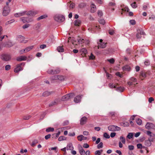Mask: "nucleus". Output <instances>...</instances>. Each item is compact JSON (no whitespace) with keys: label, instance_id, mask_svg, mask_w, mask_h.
Listing matches in <instances>:
<instances>
[{"label":"nucleus","instance_id":"f257e3e1","mask_svg":"<svg viewBox=\"0 0 155 155\" xmlns=\"http://www.w3.org/2000/svg\"><path fill=\"white\" fill-rule=\"evenodd\" d=\"M37 13L36 11H30L26 13L25 11L19 13V15L20 16L24 15L25 14H26L27 15H34Z\"/></svg>","mask_w":155,"mask_h":155},{"label":"nucleus","instance_id":"f03ea898","mask_svg":"<svg viewBox=\"0 0 155 155\" xmlns=\"http://www.w3.org/2000/svg\"><path fill=\"white\" fill-rule=\"evenodd\" d=\"M74 95V94L73 93L68 94L63 96L61 100V101H67L71 98H72Z\"/></svg>","mask_w":155,"mask_h":155},{"label":"nucleus","instance_id":"7ed1b4c3","mask_svg":"<svg viewBox=\"0 0 155 155\" xmlns=\"http://www.w3.org/2000/svg\"><path fill=\"white\" fill-rule=\"evenodd\" d=\"M145 34L144 32L143 29L141 28H138L137 30V33L136 35V38L138 39H140L142 35H144Z\"/></svg>","mask_w":155,"mask_h":155},{"label":"nucleus","instance_id":"20e7f679","mask_svg":"<svg viewBox=\"0 0 155 155\" xmlns=\"http://www.w3.org/2000/svg\"><path fill=\"white\" fill-rule=\"evenodd\" d=\"M108 129L109 130L111 131H120L121 130L120 127L114 125H111L109 126Z\"/></svg>","mask_w":155,"mask_h":155},{"label":"nucleus","instance_id":"39448f33","mask_svg":"<svg viewBox=\"0 0 155 155\" xmlns=\"http://www.w3.org/2000/svg\"><path fill=\"white\" fill-rule=\"evenodd\" d=\"M54 19L56 21L58 22H61L64 20L65 18L63 15H56L54 17Z\"/></svg>","mask_w":155,"mask_h":155},{"label":"nucleus","instance_id":"423d86ee","mask_svg":"<svg viewBox=\"0 0 155 155\" xmlns=\"http://www.w3.org/2000/svg\"><path fill=\"white\" fill-rule=\"evenodd\" d=\"M11 56L9 54H5L2 55L1 56L2 59L5 61H9L11 59Z\"/></svg>","mask_w":155,"mask_h":155},{"label":"nucleus","instance_id":"0eeeda50","mask_svg":"<svg viewBox=\"0 0 155 155\" xmlns=\"http://www.w3.org/2000/svg\"><path fill=\"white\" fill-rule=\"evenodd\" d=\"M102 41L103 40L102 39H100L99 40V42H97L98 44V48H103L106 47V43L103 42Z\"/></svg>","mask_w":155,"mask_h":155},{"label":"nucleus","instance_id":"6e6552de","mask_svg":"<svg viewBox=\"0 0 155 155\" xmlns=\"http://www.w3.org/2000/svg\"><path fill=\"white\" fill-rule=\"evenodd\" d=\"M10 12V9L8 6H5L3 9V15L4 16L7 15Z\"/></svg>","mask_w":155,"mask_h":155},{"label":"nucleus","instance_id":"1a4fd4ad","mask_svg":"<svg viewBox=\"0 0 155 155\" xmlns=\"http://www.w3.org/2000/svg\"><path fill=\"white\" fill-rule=\"evenodd\" d=\"M47 72L50 74H56L59 73L60 70L59 69H57L55 70H53L52 69H49L47 71Z\"/></svg>","mask_w":155,"mask_h":155},{"label":"nucleus","instance_id":"9d476101","mask_svg":"<svg viewBox=\"0 0 155 155\" xmlns=\"http://www.w3.org/2000/svg\"><path fill=\"white\" fill-rule=\"evenodd\" d=\"M146 128L149 130L150 129H155V125L152 123H147L145 126Z\"/></svg>","mask_w":155,"mask_h":155},{"label":"nucleus","instance_id":"9b49d317","mask_svg":"<svg viewBox=\"0 0 155 155\" xmlns=\"http://www.w3.org/2000/svg\"><path fill=\"white\" fill-rule=\"evenodd\" d=\"M61 101L60 98H57L55 99L54 101L51 102L49 104V106H51L54 105H56L59 103Z\"/></svg>","mask_w":155,"mask_h":155},{"label":"nucleus","instance_id":"f8f14e48","mask_svg":"<svg viewBox=\"0 0 155 155\" xmlns=\"http://www.w3.org/2000/svg\"><path fill=\"white\" fill-rule=\"evenodd\" d=\"M17 39L20 42L25 43L27 42V41L24 40V37L21 35L18 36H17Z\"/></svg>","mask_w":155,"mask_h":155},{"label":"nucleus","instance_id":"ddd939ff","mask_svg":"<svg viewBox=\"0 0 155 155\" xmlns=\"http://www.w3.org/2000/svg\"><path fill=\"white\" fill-rule=\"evenodd\" d=\"M152 141V139L151 138H149L148 140H146L144 142V145L147 147H149L151 145V141Z\"/></svg>","mask_w":155,"mask_h":155},{"label":"nucleus","instance_id":"4468645a","mask_svg":"<svg viewBox=\"0 0 155 155\" xmlns=\"http://www.w3.org/2000/svg\"><path fill=\"white\" fill-rule=\"evenodd\" d=\"M23 70V68L21 66H20V65L17 64L15 68L14 71L15 73H18L20 71Z\"/></svg>","mask_w":155,"mask_h":155},{"label":"nucleus","instance_id":"2eb2a0df","mask_svg":"<svg viewBox=\"0 0 155 155\" xmlns=\"http://www.w3.org/2000/svg\"><path fill=\"white\" fill-rule=\"evenodd\" d=\"M27 57L25 56H22L17 57L16 60L17 61H20L26 60Z\"/></svg>","mask_w":155,"mask_h":155},{"label":"nucleus","instance_id":"dca6fc26","mask_svg":"<svg viewBox=\"0 0 155 155\" xmlns=\"http://www.w3.org/2000/svg\"><path fill=\"white\" fill-rule=\"evenodd\" d=\"M83 96L82 95H78L75 97L74 99V101L76 103H78L80 102L81 99Z\"/></svg>","mask_w":155,"mask_h":155},{"label":"nucleus","instance_id":"f3484780","mask_svg":"<svg viewBox=\"0 0 155 155\" xmlns=\"http://www.w3.org/2000/svg\"><path fill=\"white\" fill-rule=\"evenodd\" d=\"M87 120V118L85 117H83L81 118L80 120V124L83 125L86 124Z\"/></svg>","mask_w":155,"mask_h":155},{"label":"nucleus","instance_id":"a211bd4d","mask_svg":"<svg viewBox=\"0 0 155 155\" xmlns=\"http://www.w3.org/2000/svg\"><path fill=\"white\" fill-rule=\"evenodd\" d=\"M21 19L24 23L29 22L32 21L31 19H29L28 18L26 17H21Z\"/></svg>","mask_w":155,"mask_h":155},{"label":"nucleus","instance_id":"6ab92c4d","mask_svg":"<svg viewBox=\"0 0 155 155\" xmlns=\"http://www.w3.org/2000/svg\"><path fill=\"white\" fill-rule=\"evenodd\" d=\"M73 149L74 147L71 143H69L67 144L66 147V149L67 150H72Z\"/></svg>","mask_w":155,"mask_h":155},{"label":"nucleus","instance_id":"aec40b11","mask_svg":"<svg viewBox=\"0 0 155 155\" xmlns=\"http://www.w3.org/2000/svg\"><path fill=\"white\" fill-rule=\"evenodd\" d=\"M77 138L78 139V140L79 141H81L83 140H86L87 139V137H85L84 136L82 135H80L78 136V137Z\"/></svg>","mask_w":155,"mask_h":155},{"label":"nucleus","instance_id":"412c9836","mask_svg":"<svg viewBox=\"0 0 155 155\" xmlns=\"http://www.w3.org/2000/svg\"><path fill=\"white\" fill-rule=\"evenodd\" d=\"M79 151L81 155H85V152L81 146L79 148Z\"/></svg>","mask_w":155,"mask_h":155},{"label":"nucleus","instance_id":"4be33fe9","mask_svg":"<svg viewBox=\"0 0 155 155\" xmlns=\"http://www.w3.org/2000/svg\"><path fill=\"white\" fill-rule=\"evenodd\" d=\"M38 143V141L37 140H33L32 143L30 144L31 146L34 147L36 144Z\"/></svg>","mask_w":155,"mask_h":155},{"label":"nucleus","instance_id":"5701e85b","mask_svg":"<svg viewBox=\"0 0 155 155\" xmlns=\"http://www.w3.org/2000/svg\"><path fill=\"white\" fill-rule=\"evenodd\" d=\"M147 134L150 136V138H151L153 140V139L152 138V137H154L155 136V134H152L151 132L149 131H147Z\"/></svg>","mask_w":155,"mask_h":155},{"label":"nucleus","instance_id":"b1692460","mask_svg":"<svg viewBox=\"0 0 155 155\" xmlns=\"http://www.w3.org/2000/svg\"><path fill=\"white\" fill-rule=\"evenodd\" d=\"M80 51L81 54H86L87 53V49L84 48L81 49Z\"/></svg>","mask_w":155,"mask_h":155},{"label":"nucleus","instance_id":"393cba45","mask_svg":"<svg viewBox=\"0 0 155 155\" xmlns=\"http://www.w3.org/2000/svg\"><path fill=\"white\" fill-rule=\"evenodd\" d=\"M52 93L51 92H49L46 91L44 92L43 94V96L44 97H47L50 95Z\"/></svg>","mask_w":155,"mask_h":155},{"label":"nucleus","instance_id":"a878e982","mask_svg":"<svg viewBox=\"0 0 155 155\" xmlns=\"http://www.w3.org/2000/svg\"><path fill=\"white\" fill-rule=\"evenodd\" d=\"M57 51L60 52H63L64 51V49L62 46H58L57 48Z\"/></svg>","mask_w":155,"mask_h":155},{"label":"nucleus","instance_id":"bb28decb","mask_svg":"<svg viewBox=\"0 0 155 155\" xmlns=\"http://www.w3.org/2000/svg\"><path fill=\"white\" fill-rule=\"evenodd\" d=\"M74 25L76 26H79L81 23V21L79 20H76L74 21Z\"/></svg>","mask_w":155,"mask_h":155},{"label":"nucleus","instance_id":"cd10ccee","mask_svg":"<svg viewBox=\"0 0 155 155\" xmlns=\"http://www.w3.org/2000/svg\"><path fill=\"white\" fill-rule=\"evenodd\" d=\"M124 90V87H116V90L117 91H120V92H123Z\"/></svg>","mask_w":155,"mask_h":155},{"label":"nucleus","instance_id":"c85d7f7f","mask_svg":"<svg viewBox=\"0 0 155 155\" xmlns=\"http://www.w3.org/2000/svg\"><path fill=\"white\" fill-rule=\"evenodd\" d=\"M2 28L1 26H0V41H2V39L4 38V37L5 36V35L1 36V35L2 34Z\"/></svg>","mask_w":155,"mask_h":155},{"label":"nucleus","instance_id":"c756f323","mask_svg":"<svg viewBox=\"0 0 155 155\" xmlns=\"http://www.w3.org/2000/svg\"><path fill=\"white\" fill-rule=\"evenodd\" d=\"M13 44L11 42H8L5 45V46L8 47H10L12 46Z\"/></svg>","mask_w":155,"mask_h":155},{"label":"nucleus","instance_id":"7c9ffc66","mask_svg":"<svg viewBox=\"0 0 155 155\" xmlns=\"http://www.w3.org/2000/svg\"><path fill=\"white\" fill-rule=\"evenodd\" d=\"M54 129L53 128H51V127H49L47 128L46 130V131L47 132H49L50 131L53 132L54 131Z\"/></svg>","mask_w":155,"mask_h":155},{"label":"nucleus","instance_id":"2f4dec72","mask_svg":"<svg viewBox=\"0 0 155 155\" xmlns=\"http://www.w3.org/2000/svg\"><path fill=\"white\" fill-rule=\"evenodd\" d=\"M58 80L61 81H63L64 80V78L63 76L58 75Z\"/></svg>","mask_w":155,"mask_h":155},{"label":"nucleus","instance_id":"473e14b6","mask_svg":"<svg viewBox=\"0 0 155 155\" xmlns=\"http://www.w3.org/2000/svg\"><path fill=\"white\" fill-rule=\"evenodd\" d=\"M33 48V46H31L30 47H28L26 48L25 49L26 50L25 52H27L31 50V49H32Z\"/></svg>","mask_w":155,"mask_h":155},{"label":"nucleus","instance_id":"72a5a7b5","mask_svg":"<svg viewBox=\"0 0 155 155\" xmlns=\"http://www.w3.org/2000/svg\"><path fill=\"white\" fill-rule=\"evenodd\" d=\"M123 69L124 70L129 71L130 70V67L129 66L126 65V66H124L123 67Z\"/></svg>","mask_w":155,"mask_h":155},{"label":"nucleus","instance_id":"f704fd0d","mask_svg":"<svg viewBox=\"0 0 155 155\" xmlns=\"http://www.w3.org/2000/svg\"><path fill=\"white\" fill-rule=\"evenodd\" d=\"M136 121L137 123L139 125H140L142 124V120L140 119H137Z\"/></svg>","mask_w":155,"mask_h":155},{"label":"nucleus","instance_id":"c9c22d12","mask_svg":"<svg viewBox=\"0 0 155 155\" xmlns=\"http://www.w3.org/2000/svg\"><path fill=\"white\" fill-rule=\"evenodd\" d=\"M120 139L123 143L125 144V143L126 140L124 137L122 136H121L120 137Z\"/></svg>","mask_w":155,"mask_h":155},{"label":"nucleus","instance_id":"e433bc0d","mask_svg":"<svg viewBox=\"0 0 155 155\" xmlns=\"http://www.w3.org/2000/svg\"><path fill=\"white\" fill-rule=\"evenodd\" d=\"M121 125L124 127H127L129 125V124L127 122H124L122 123Z\"/></svg>","mask_w":155,"mask_h":155},{"label":"nucleus","instance_id":"4c0bfd02","mask_svg":"<svg viewBox=\"0 0 155 155\" xmlns=\"http://www.w3.org/2000/svg\"><path fill=\"white\" fill-rule=\"evenodd\" d=\"M109 86L110 87V88H116V86L115 84H114L113 83H110L109 84Z\"/></svg>","mask_w":155,"mask_h":155},{"label":"nucleus","instance_id":"58836bf2","mask_svg":"<svg viewBox=\"0 0 155 155\" xmlns=\"http://www.w3.org/2000/svg\"><path fill=\"white\" fill-rule=\"evenodd\" d=\"M47 17V16L46 15H42L40 16L38 18V20H39L41 19H44V18H45Z\"/></svg>","mask_w":155,"mask_h":155},{"label":"nucleus","instance_id":"ea45409f","mask_svg":"<svg viewBox=\"0 0 155 155\" xmlns=\"http://www.w3.org/2000/svg\"><path fill=\"white\" fill-rule=\"evenodd\" d=\"M133 134L132 133H129L127 135V137L129 139H131L133 137Z\"/></svg>","mask_w":155,"mask_h":155},{"label":"nucleus","instance_id":"a19ab883","mask_svg":"<svg viewBox=\"0 0 155 155\" xmlns=\"http://www.w3.org/2000/svg\"><path fill=\"white\" fill-rule=\"evenodd\" d=\"M103 147V143L101 142L97 146V148L98 149L102 148Z\"/></svg>","mask_w":155,"mask_h":155},{"label":"nucleus","instance_id":"79ce46f5","mask_svg":"<svg viewBox=\"0 0 155 155\" xmlns=\"http://www.w3.org/2000/svg\"><path fill=\"white\" fill-rule=\"evenodd\" d=\"M66 139L65 137L64 136H61L58 138V140L59 141H61L63 140H66Z\"/></svg>","mask_w":155,"mask_h":155},{"label":"nucleus","instance_id":"37998d69","mask_svg":"<svg viewBox=\"0 0 155 155\" xmlns=\"http://www.w3.org/2000/svg\"><path fill=\"white\" fill-rule=\"evenodd\" d=\"M99 22L100 23L103 25L105 23V21L104 19H100L99 20Z\"/></svg>","mask_w":155,"mask_h":155},{"label":"nucleus","instance_id":"c03bdc74","mask_svg":"<svg viewBox=\"0 0 155 155\" xmlns=\"http://www.w3.org/2000/svg\"><path fill=\"white\" fill-rule=\"evenodd\" d=\"M58 79V75H55L52 77L51 79L52 80H57Z\"/></svg>","mask_w":155,"mask_h":155},{"label":"nucleus","instance_id":"a18cd8bd","mask_svg":"<svg viewBox=\"0 0 155 155\" xmlns=\"http://www.w3.org/2000/svg\"><path fill=\"white\" fill-rule=\"evenodd\" d=\"M103 136L106 138H109L110 137V135L106 133H104Z\"/></svg>","mask_w":155,"mask_h":155},{"label":"nucleus","instance_id":"49530a36","mask_svg":"<svg viewBox=\"0 0 155 155\" xmlns=\"http://www.w3.org/2000/svg\"><path fill=\"white\" fill-rule=\"evenodd\" d=\"M95 57L91 53V55L89 56V58L91 60H94L95 59Z\"/></svg>","mask_w":155,"mask_h":155},{"label":"nucleus","instance_id":"de8ad7c7","mask_svg":"<svg viewBox=\"0 0 155 155\" xmlns=\"http://www.w3.org/2000/svg\"><path fill=\"white\" fill-rule=\"evenodd\" d=\"M122 10L123 11L127 12H128L129 10L128 8L127 7H125L123 8H122Z\"/></svg>","mask_w":155,"mask_h":155},{"label":"nucleus","instance_id":"09e8293b","mask_svg":"<svg viewBox=\"0 0 155 155\" xmlns=\"http://www.w3.org/2000/svg\"><path fill=\"white\" fill-rule=\"evenodd\" d=\"M31 117V116L30 115L25 116L23 117V118L24 120H28Z\"/></svg>","mask_w":155,"mask_h":155},{"label":"nucleus","instance_id":"8fccbe9b","mask_svg":"<svg viewBox=\"0 0 155 155\" xmlns=\"http://www.w3.org/2000/svg\"><path fill=\"white\" fill-rule=\"evenodd\" d=\"M131 6L133 8H136L137 7V5L135 2L132 3L131 4Z\"/></svg>","mask_w":155,"mask_h":155},{"label":"nucleus","instance_id":"3c124183","mask_svg":"<svg viewBox=\"0 0 155 155\" xmlns=\"http://www.w3.org/2000/svg\"><path fill=\"white\" fill-rule=\"evenodd\" d=\"M97 14L98 16L101 17L103 15V14L102 11L99 10L98 11Z\"/></svg>","mask_w":155,"mask_h":155},{"label":"nucleus","instance_id":"603ef678","mask_svg":"<svg viewBox=\"0 0 155 155\" xmlns=\"http://www.w3.org/2000/svg\"><path fill=\"white\" fill-rule=\"evenodd\" d=\"M30 26V25L29 24H27L24 25L23 26H22V28L23 29H25L26 28H28Z\"/></svg>","mask_w":155,"mask_h":155},{"label":"nucleus","instance_id":"864d4df0","mask_svg":"<svg viewBox=\"0 0 155 155\" xmlns=\"http://www.w3.org/2000/svg\"><path fill=\"white\" fill-rule=\"evenodd\" d=\"M137 148L138 149H141L143 147L142 144L141 143H138L137 144Z\"/></svg>","mask_w":155,"mask_h":155},{"label":"nucleus","instance_id":"5fc2aeb1","mask_svg":"<svg viewBox=\"0 0 155 155\" xmlns=\"http://www.w3.org/2000/svg\"><path fill=\"white\" fill-rule=\"evenodd\" d=\"M141 75L143 77L145 78L146 77V73L144 72H142L140 73Z\"/></svg>","mask_w":155,"mask_h":155},{"label":"nucleus","instance_id":"6e6d98bb","mask_svg":"<svg viewBox=\"0 0 155 155\" xmlns=\"http://www.w3.org/2000/svg\"><path fill=\"white\" fill-rule=\"evenodd\" d=\"M128 148L130 150H133L134 149V147L133 145H129Z\"/></svg>","mask_w":155,"mask_h":155},{"label":"nucleus","instance_id":"4d7b16f0","mask_svg":"<svg viewBox=\"0 0 155 155\" xmlns=\"http://www.w3.org/2000/svg\"><path fill=\"white\" fill-rule=\"evenodd\" d=\"M11 68V66L9 65H6L5 66V69L6 70H9Z\"/></svg>","mask_w":155,"mask_h":155},{"label":"nucleus","instance_id":"13d9d810","mask_svg":"<svg viewBox=\"0 0 155 155\" xmlns=\"http://www.w3.org/2000/svg\"><path fill=\"white\" fill-rule=\"evenodd\" d=\"M130 80L134 82H136L137 81V80L136 78L133 77L131 78H130Z\"/></svg>","mask_w":155,"mask_h":155},{"label":"nucleus","instance_id":"bf43d9fd","mask_svg":"<svg viewBox=\"0 0 155 155\" xmlns=\"http://www.w3.org/2000/svg\"><path fill=\"white\" fill-rule=\"evenodd\" d=\"M130 23L132 25H134L136 23L135 21L134 20H130Z\"/></svg>","mask_w":155,"mask_h":155},{"label":"nucleus","instance_id":"052dcab7","mask_svg":"<svg viewBox=\"0 0 155 155\" xmlns=\"http://www.w3.org/2000/svg\"><path fill=\"white\" fill-rule=\"evenodd\" d=\"M154 100V98L152 97H150L149 98L148 101L149 103H151Z\"/></svg>","mask_w":155,"mask_h":155},{"label":"nucleus","instance_id":"680f3d73","mask_svg":"<svg viewBox=\"0 0 155 155\" xmlns=\"http://www.w3.org/2000/svg\"><path fill=\"white\" fill-rule=\"evenodd\" d=\"M108 61L111 64H113L114 63V59L112 58L110 59H108Z\"/></svg>","mask_w":155,"mask_h":155},{"label":"nucleus","instance_id":"e2e57ef3","mask_svg":"<svg viewBox=\"0 0 155 155\" xmlns=\"http://www.w3.org/2000/svg\"><path fill=\"white\" fill-rule=\"evenodd\" d=\"M78 41L80 44H82L84 42V40L82 38H80L78 40Z\"/></svg>","mask_w":155,"mask_h":155},{"label":"nucleus","instance_id":"0e129e2a","mask_svg":"<svg viewBox=\"0 0 155 155\" xmlns=\"http://www.w3.org/2000/svg\"><path fill=\"white\" fill-rule=\"evenodd\" d=\"M116 134V133L115 132L111 133L110 134L111 137L113 138L114 137Z\"/></svg>","mask_w":155,"mask_h":155},{"label":"nucleus","instance_id":"69168bd1","mask_svg":"<svg viewBox=\"0 0 155 155\" xmlns=\"http://www.w3.org/2000/svg\"><path fill=\"white\" fill-rule=\"evenodd\" d=\"M83 147L85 148H88L89 147V145L87 143H84L83 146Z\"/></svg>","mask_w":155,"mask_h":155},{"label":"nucleus","instance_id":"338daca9","mask_svg":"<svg viewBox=\"0 0 155 155\" xmlns=\"http://www.w3.org/2000/svg\"><path fill=\"white\" fill-rule=\"evenodd\" d=\"M46 45H45L43 44V45H41L40 46V48L41 49H44V48H46Z\"/></svg>","mask_w":155,"mask_h":155},{"label":"nucleus","instance_id":"774afa93","mask_svg":"<svg viewBox=\"0 0 155 155\" xmlns=\"http://www.w3.org/2000/svg\"><path fill=\"white\" fill-rule=\"evenodd\" d=\"M51 135L50 134H48L45 136V138L46 140H48L50 138Z\"/></svg>","mask_w":155,"mask_h":155}]
</instances>
